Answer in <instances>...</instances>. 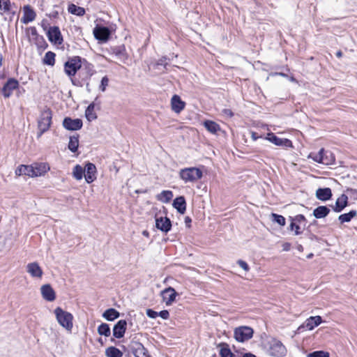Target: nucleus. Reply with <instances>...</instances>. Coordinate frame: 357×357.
I'll return each instance as SVG.
<instances>
[{
  "instance_id": "nucleus-1",
  "label": "nucleus",
  "mask_w": 357,
  "mask_h": 357,
  "mask_svg": "<svg viewBox=\"0 0 357 357\" xmlns=\"http://www.w3.org/2000/svg\"><path fill=\"white\" fill-rule=\"evenodd\" d=\"M54 314L58 323L67 331L71 333L73 327V316L70 312L63 310L61 307L54 310Z\"/></svg>"
},
{
  "instance_id": "nucleus-2",
  "label": "nucleus",
  "mask_w": 357,
  "mask_h": 357,
  "mask_svg": "<svg viewBox=\"0 0 357 357\" xmlns=\"http://www.w3.org/2000/svg\"><path fill=\"white\" fill-rule=\"evenodd\" d=\"M82 59L80 56H76L70 58L64 63V71L66 74L71 78L72 84L75 86H78L77 81L73 79L72 77L75 76L77 72L82 67Z\"/></svg>"
},
{
  "instance_id": "nucleus-3",
  "label": "nucleus",
  "mask_w": 357,
  "mask_h": 357,
  "mask_svg": "<svg viewBox=\"0 0 357 357\" xmlns=\"http://www.w3.org/2000/svg\"><path fill=\"white\" fill-rule=\"evenodd\" d=\"M266 353L273 357H284L287 354V349L278 340L275 338L268 341L265 344Z\"/></svg>"
},
{
  "instance_id": "nucleus-4",
  "label": "nucleus",
  "mask_w": 357,
  "mask_h": 357,
  "mask_svg": "<svg viewBox=\"0 0 357 357\" xmlns=\"http://www.w3.org/2000/svg\"><path fill=\"white\" fill-rule=\"evenodd\" d=\"M52 112L50 108L45 109L40 114L38 121V128L39 132L38 137H40L43 133L47 132L52 124Z\"/></svg>"
},
{
  "instance_id": "nucleus-5",
  "label": "nucleus",
  "mask_w": 357,
  "mask_h": 357,
  "mask_svg": "<svg viewBox=\"0 0 357 357\" xmlns=\"http://www.w3.org/2000/svg\"><path fill=\"white\" fill-rule=\"evenodd\" d=\"M203 176L202 171L197 167H187L179 171V176L185 183L195 182Z\"/></svg>"
},
{
  "instance_id": "nucleus-6",
  "label": "nucleus",
  "mask_w": 357,
  "mask_h": 357,
  "mask_svg": "<svg viewBox=\"0 0 357 357\" xmlns=\"http://www.w3.org/2000/svg\"><path fill=\"white\" fill-rule=\"evenodd\" d=\"M254 331L249 326H239L234 329V338L239 342H244L249 340L253 336Z\"/></svg>"
},
{
  "instance_id": "nucleus-7",
  "label": "nucleus",
  "mask_w": 357,
  "mask_h": 357,
  "mask_svg": "<svg viewBox=\"0 0 357 357\" xmlns=\"http://www.w3.org/2000/svg\"><path fill=\"white\" fill-rule=\"evenodd\" d=\"M93 32L95 38L102 43L107 42L111 36L110 29L107 26L102 25H96Z\"/></svg>"
},
{
  "instance_id": "nucleus-8",
  "label": "nucleus",
  "mask_w": 357,
  "mask_h": 357,
  "mask_svg": "<svg viewBox=\"0 0 357 357\" xmlns=\"http://www.w3.org/2000/svg\"><path fill=\"white\" fill-rule=\"evenodd\" d=\"M48 40L54 45H61L63 42V36L59 26H50L47 32Z\"/></svg>"
},
{
  "instance_id": "nucleus-9",
  "label": "nucleus",
  "mask_w": 357,
  "mask_h": 357,
  "mask_svg": "<svg viewBox=\"0 0 357 357\" xmlns=\"http://www.w3.org/2000/svg\"><path fill=\"white\" fill-rule=\"evenodd\" d=\"M19 86L18 81L15 78H9L1 89V93L5 98H8L13 91Z\"/></svg>"
},
{
  "instance_id": "nucleus-10",
  "label": "nucleus",
  "mask_w": 357,
  "mask_h": 357,
  "mask_svg": "<svg viewBox=\"0 0 357 357\" xmlns=\"http://www.w3.org/2000/svg\"><path fill=\"white\" fill-rule=\"evenodd\" d=\"M62 124L64 128L71 131L79 130L83 126L82 121L80 119H72L70 117H65Z\"/></svg>"
},
{
  "instance_id": "nucleus-11",
  "label": "nucleus",
  "mask_w": 357,
  "mask_h": 357,
  "mask_svg": "<svg viewBox=\"0 0 357 357\" xmlns=\"http://www.w3.org/2000/svg\"><path fill=\"white\" fill-rule=\"evenodd\" d=\"M130 348L135 357H151L148 349L141 342H132Z\"/></svg>"
},
{
  "instance_id": "nucleus-12",
  "label": "nucleus",
  "mask_w": 357,
  "mask_h": 357,
  "mask_svg": "<svg viewBox=\"0 0 357 357\" xmlns=\"http://www.w3.org/2000/svg\"><path fill=\"white\" fill-rule=\"evenodd\" d=\"M266 139L268 140L271 143L274 144L276 146H285V147H291L292 142L290 139H282L276 136L273 132H269L267 134V136L265 137Z\"/></svg>"
},
{
  "instance_id": "nucleus-13",
  "label": "nucleus",
  "mask_w": 357,
  "mask_h": 357,
  "mask_svg": "<svg viewBox=\"0 0 357 357\" xmlns=\"http://www.w3.org/2000/svg\"><path fill=\"white\" fill-rule=\"evenodd\" d=\"M322 322V318L320 316L310 317L300 326L298 328V331L306 328L307 330H313L315 327L318 326Z\"/></svg>"
},
{
  "instance_id": "nucleus-14",
  "label": "nucleus",
  "mask_w": 357,
  "mask_h": 357,
  "mask_svg": "<svg viewBox=\"0 0 357 357\" xmlns=\"http://www.w3.org/2000/svg\"><path fill=\"white\" fill-rule=\"evenodd\" d=\"M155 227L158 229L167 234L172 229V221L167 217L156 218Z\"/></svg>"
},
{
  "instance_id": "nucleus-15",
  "label": "nucleus",
  "mask_w": 357,
  "mask_h": 357,
  "mask_svg": "<svg viewBox=\"0 0 357 357\" xmlns=\"http://www.w3.org/2000/svg\"><path fill=\"white\" fill-rule=\"evenodd\" d=\"M162 297V301L165 303L166 305H170L176 299L177 293L173 287H169L160 293Z\"/></svg>"
},
{
  "instance_id": "nucleus-16",
  "label": "nucleus",
  "mask_w": 357,
  "mask_h": 357,
  "mask_svg": "<svg viewBox=\"0 0 357 357\" xmlns=\"http://www.w3.org/2000/svg\"><path fill=\"white\" fill-rule=\"evenodd\" d=\"M127 328V321L125 319H121L117 321L113 328V336L115 338H122Z\"/></svg>"
},
{
  "instance_id": "nucleus-17",
  "label": "nucleus",
  "mask_w": 357,
  "mask_h": 357,
  "mask_svg": "<svg viewBox=\"0 0 357 357\" xmlns=\"http://www.w3.org/2000/svg\"><path fill=\"white\" fill-rule=\"evenodd\" d=\"M36 13L34 10L29 5H26L23 7V16L21 18V22L23 24H28L35 20Z\"/></svg>"
},
{
  "instance_id": "nucleus-18",
  "label": "nucleus",
  "mask_w": 357,
  "mask_h": 357,
  "mask_svg": "<svg viewBox=\"0 0 357 357\" xmlns=\"http://www.w3.org/2000/svg\"><path fill=\"white\" fill-rule=\"evenodd\" d=\"M84 177L86 183H91L96 178V167L91 162H88L84 167Z\"/></svg>"
},
{
  "instance_id": "nucleus-19",
  "label": "nucleus",
  "mask_w": 357,
  "mask_h": 357,
  "mask_svg": "<svg viewBox=\"0 0 357 357\" xmlns=\"http://www.w3.org/2000/svg\"><path fill=\"white\" fill-rule=\"evenodd\" d=\"M40 292L43 298L47 301L52 302L56 298V293L49 284H43L40 287Z\"/></svg>"
},
{
  "instance_id": "nucleus-20",
  "label": "nucleus",
  "mask_w": 357,
  "mask_h": 357,
  "mask_svg": "<svg viewBox=\"0 0 357 357\" xmlns=\"http://www.w3.org/2000/svg\"><path fill=\"white\" fill-rule=\"evenodd\" d=\"M26 271L33 278H40L43 276V271L37 262L29 263L26 266Z\"/></svg>"
},
{
  "instance_id": "nucleus-21",
  "label": "nucleus",
  "mask_w": 357,
  "mask_h": 357,
  "mask_svg": "<svg viewBox=\"0 0 357 357\" xmlns=\"http://www.w3.org/2000/svg\"><path fill=\"white\" fill-rule=\"evenodd\" d=\"M348 206V197L345 194H342L335 202V206L331 205L333 210L336 213H340L345 207Z\"/></svg>"
},
{
  "instance_id": "nucleus-22",
  "label": "nucleus",
  "mask_w": 357,
  "mask_h": 357,
  "mask_svg": "<svg viewBox=\"0 0 357 357\" xmlns=\"http://www.w3.org/2000/svg\"><path fill=\"white\" fill-rule=\"evenodd\" d=\"M316 197L322 202H326L331 199L333 194L330 188H319L316 190Z\"/></svg>"
},
{
  "instance_id": "nucleus-23",
  "label": "nucleus",
  "mask_w": 357,
  "mask_h": 357,
  "mask_svg": "<svg viewBox=\"0 0 357 357\" xmlns=\"http://www.w3.org/2000/svg\"><path fill=\"white\" fill-rule=\"evenodd\" d=\"M172 206L175 208L178 213L184 214L186 211V202L183 196H179L176 197L174 201Z\"/></svg>"
},
{
  "instance_id": "nucleus-24",
  "label": "nucleus",
  "mask_w": 357,
  "mask_h": 357,
  "mask_svg": "<svg viewBox=\"0 0 357 357\" xmlns=\"http://www.w3.org/2000/svg\"><path fill=\"white\" fill-rule=\"evenodd\" d=\"M31 167H33L34 176H41L50 169L48 164L45 162L34 163Z\"/></svg>"
},
{
  "instance_id": "nucleus-25",
  "label": "nucleus",
  "mask_w": 357,
  "mask_h": 357,
  "mask_svg": "<svg viewBox=\"0 0 357 357\" xmlns=\"http://www.w3.org/2000/svg\"><path fill=\"white\" fill-rule=\"evenodd\" d=\"M172 109L176 113H180L185 107V103L181 99V98L174 95L171 100Z\"/></svg>"
},
{
  "instance_id": "nucleus-26",
  "label": "nucleus",
  "mask_w": 357,
  "mask_h": 357,
  "mask_svg": "<svg viewBox=\"0 0 357 357\" xmlns=\"http://www.w3.org/2000/svg\"><path fill=\"white\" fill-rule=\"evenodd\" d=\"M330 208L327 206H319L313 210L312 215L317 219L326 218L330 213Z\"/></svg>"
},
{
  "instance_id": "nucleus-27",
  "label": "nucleus",
  "mask_w": 357,
  "mask_h": 357,
  "mask_svg": "<svg viewBox=\"0 0 357 357\" xmlns=\"http://www.w3.org/2000/svg\"><path fill=\"white\" fill-rule=\"evenodd\" d=\"M174 195L172 191L171 190H162L160 193L158 194L155 197L158 201H160L162 203H169Z\"/></svg>"
},
{
  "instance_id": "nucleus-28",
  "label": "nucleus",
  "mask_w": 357,
  "mask_h": 357,
  "mask_svg": "<svg viewBox=\"0 0 357 357\" xmlns=\"http://www.w3.org/2000/svg\"><path fill=\"white\" fill-rule=\"evenodd\" d=\"M102 317L106 320L112 321L120 317V313L114 308H109L103 312Z\"/></svg>"
},
{
  "instance_id": "nucleus-29",
  "label": "nucleus",
  "mask_w": 357,
  "mask_h": 357,
  "mask_svg": "<svg viewBox=\"0 0 357 357\" xmlns=\"http://www.w3.org/2000/svg\"><path fill=\"white\" fill-rule=\"evenodd\" d=\"M15 173L20 176L26 175L32 177L34 176L33 173V167H31V165H21L17 168Z\"/></svg>"
},
{
  "instance_id": "nucleus-30",
  "label": "nucleus",
  "mask_w": 357,
  "mask_h": 357,
  "mask_svg": "<svg viewBox=\"0 0 357 357\" xmlns=\"http://www.w3.org/2000/svg\"><path fill=\"white\" fill-rule=\"evenodd\" d=\"M205 128L210 132L215 134L220 130V126L215 121L206 120L204 122Z\"/></svg>"
},
{
  "instance_id": "nucleus-31",
  "label": "nucleus",
  "mask_w": 357,
  "mask_h": 357,
  "mask_svg": "<svg viewBox=\"0 0 357 357\" xmlns=\"http://www.w3.org/2000/svg\"><path fill=\"white\" fill-rule=\"evenodd\" d=\"M96 103L95 102H91L86 107L85 111V116L88 121H91L97 119V115L94 112Z\"/></svg>"
},
{
  "instance_id": "nucleus-32",
  "label": "nucleus",
  "mask_w": 357,
  "mask_h": 357,
  "mask_svg": "<svg viewBox=\"0 0 357 357\" xmlns=\"http://www.w3.org/2000/svg\"><path fill=\"white\" fill-rule=\"evenodd\" d=\"M31 40L36 45L38 49L44 50L48 46V44L47 43V42L45 41V40L43 36L39 35V36H36V38H31Z\"/></svg>"
},
{
  "instance_id": "nucleus-33",
  "label": "nucleus",
  "mask_w": 357,
  "mask_h": 357,
  "mask_svg": "<svg viewBox=\"0 0 357 357\" xmlns=\"http://www.w3.org/2000/svg\"><path fill=\"white\" fill-rule=\"evenodd\" d=\"M357 215V212L355 210H351L349 213L342 214L339 215L338 220L341 224L344 222H349L352 218Z\"/></svg>"
},
{
  "instance_id": "nucleus-34",
  "label": "nucleus",
  "mask_w": 357,
  "mask_h": 357,
  "mask_svg": "<svg viewBox=\"0 0 357 357\" xmlns=\"http://www.w3.org/2000/svg\"><path fill=\"white\" fill-rule=\"evenodd\" d=\"M68 10L70 13L81 17L85 14V9L73 3L68 6Z\"/></svg>"
},
{
  "instance_id": "nucleus-35",
  "label": "nucleus",
  "mask_w": 357,
  "mask_h": 357,
  "mask_svg": "<svg viewBox=\"0 0 357 357\" xmlns=\"http://www.w3.org/2000/svg\"><path fill=\"white\" fill-rule=\"evenodd\" d=\"M79 146V135H73L70 137L69 143H68V149L73 152L75 153Z\"/></svg>"
},
{
  "instance_id": "nucleus-36",
  "label": "nucleus",
  "mask_w": 357,
  "mask_h": 357,
  "mask_svg": "<svg viewBox=\"0 0 357 357\" xmlns=\"http://www.w3.org/2000/svg\"><path fill=\"white\" fill-rule=\"evenodd\" d=\"M105 356L107 357H122L123 352L119 349L111 346L106 349Z\"/></svg>"
},
{
  "instance_id": "nucleus-37",
  "label": "nucleus",
  "mask_w": 357,
  "mask_h": 357,
  "mask_svg": "<svg viewBox=\"0 0 357 357\" xmlns=\"http://www.w3.org/2000/svg\"><path fill=\"white\" fill-rule=\"evenodd\" d=\"M98 333L100 335H104L105 337H109L111 335V330L109 324L106 323H102L98 327Z\"/></svg>"
},
{
  "instance_id": "nucleus-38",
  "label": "nucleus",
  "mask_w": 357,
  "mask_h": 357,
  "mask_svg": "<svg viewBox=\"0 0 357 357\" xmlns=\"http://www.w3.org/2000/svg\"><path fill=\"white\" fill-rule=\"evenodd\" d=\"M56 54L53 52L49 51L45 53L43 58V63L48 66H54L55 63Z\"/></svg>"
},
{
  "instance_id": "nucleus-39",
  "label": "nucleus",
  "mask_w": 357,
  "mask_h": 357,
  "mask_svg": "<svg viewBox=\"0 0 357 357\" xmlns=\"http://www.w3.org/2000/svg\"><path fill=\"white\" fill-rule=\"evenodd\" d=\"M85 170L79 165H76L73 168V175L74 178L77 180H81L84 175Z\"/></svg>"
},
{
  "instance_id": "nucleus-40",
  "label": "nucleus",
  "mask_w": 357,
  "mask_h": 357,
  "mask_svg": "<svg viewBox=\"0 0 357 357\" xmlns=\"http://www.w3.org/2000/svg\"><path fill=\"white\" fill-rule=\"evenodd\" d=\"M112 53L120 59H126V48L124 45L117 46L112 48Z\"/></svg>"
},
{
  "instance_id": "nucleus-41",
  "label": "nucleus",
  "mask_w": 357,
  "mask_h": 357,
  "mask_svg": "<svg viewBox=\"0 0 357 357\" xmlns=\"http://www.w3.org/2000/svg\"><path fill=\"white\" fill-rule=\"evenodd\" d=\"M323 155H324V149H321L317 153H310V157L317 162L326 164L327 161H323Z\"/></svg>"
},
{
  "instance_id": "nucleus-42",
  "label": "nucleus",
  "mask_w": 357,
  "mask_h": 357,
  "mask_svg": "<svg viewBox=\"0 0 357 357\" xmlns=\"http://www.w3.org/2000/svg\"><path fill=\"white\" fill-rule=\"evenodd\" d=\"M222 347L220 349V357H233L234 354L229 348L228 344L225 343L221 344Z\"/></svg>"
},
{
  "instance_id": "nucleus-43",
  "label": "nucleus",
  "mask_w": 357,
  "mask_h": 357,
  "mask_svg": "<svg viewBox=\"0 0 357 357\" xmlns=\"http://www.w3.org/2000/svg\"><path fill=\"white\" fill-rule=\"evenodd\" d=\"M272 220L280 226H284L286 221L284 217L277 213H271Z\"/></svg>"
},
{
  "instance_id": "nucleus-44",
  "label": "nucleus",
  "mask_w": 357,
  "mask_h": 357,
  "mask_svg": "<svg viewBox=\"0 0 357 357\" xmlns=\"http://www.w3.org/2000/svg\"><path fill=\"white\" fill-rule=\"evenodd\" d=\"M323 161H327L326 165H331L335 161V158L333 153L330 151H326L324 150V155H323Z\"/></svg>"
},
{
  "instance_id": "nucleus-45",
  "label": "nucleus",
  "mask_w": 357,
  "mask_h": 357,
  "mask_svg": "<svg viewBox=\"0 0 357 357\" xmlns=\"http://www.w3.org/2000/svg\"><path fill=\"white\" fill-rule=\"evenodd\" d=\"M307 357H330V354L328 352L324 351H315L309 353Z\"/></svg>"
},
{
  "instance_id": "nucleus-46",
  "label": "nucleus",
  "mask_w": 357,
  "mask_h": 357,
  "mask_svg": "<svg viewBox=\"0 0 357 357\" xmlns=\"http://www.w3.org/2000/svg\"><path fill=\"white\" fill-rule=\"evenodd\" d=\"M167 60V58L166 56L160 58L155 63L154 67L157 69H160V66H162L164 69H166V66L168 65Z\"/></svg>"
},
{
  "instance_id": "nucleus-47",
  "label": "nucleus",
  "mask_w": 357,
  "mask_h": 357,
  "mask_svg": "<svg viewBox=\"0 0 357 357\" xmlns=\"http://www.w3.org/2000/svg\"><path fill=\"white\" fill-rule=\"evenodd\" d=\"M0 8L3 10L4 12H8L10 10V0H0Z\"/></svg>"
},
{
  "instance_id": "nucleus-48",
  "label": "nucleus",
  "mask_w": 357,
  "mask_h": 357,
  "mask_svg": "<svg viewBox=\"0 0 357 357\" xmlns=\"http://www.w3.org/2000/svg\"><path fill=\"white\" fill-rule=\"evenodd\" d=\"M109 84V79L107 76H104L100 82V85L99 86V89L101 91L104 92L106 90V87L108 86Z\"/></svg>"
},
{
  "instance_id": "nucleus-49",
  "label": "nucleus",
  "mask_w": 357,
  "mask_h": 357,
  "mask_svg": "<svg viewBox=\"0 0 357 357\" xmlns=\"http://www.w3.org/2000/svg\"><path fill=\"white\" fill-rule=\"evenodd\" d=\"M289 229L290 230H294L296 235H299L302 233V231H301V227L298 225H297L294 222H291L289 225Z\"/></svg>"
},
{
  "instance_id": "nucleus-50",
  "label": "nucleus",
  "mask_w": 357,
  "mask_h": 357,
  "mask_svg": "<svg viewBox=\"0 0 357 357\" xmlns=\"http://www.w3.org/2000/svg\"><path fill=\"white\" fill-rule=\"evenodd\" d=\"M291 220V222H294L296 223H302L303 222H306V218L305 217L302 215V214H299V215H296L294 218H291L290 217Z\"/></svg>"
},
{
  "instance_id": "nucleus-51",
  "label": "nucleus",
  "mask_w": 357,
  "mask_h": 357,
  "mask_svg": "<svg viewBox=\"0 0 357 357\" xmlns=\"http://www.w3.org/2000/svg\"><path fill=\"white\" fill-rule=\"evenodd\" d=\"M26 32H27V34H29V36L31 37V39L39 36V34L38 33L37 29L35 26H30L29 28H28L26 29Z\"/></svg>"
},
{
  "instance_id": "nucleus-52",
  "label": "nucleus",
  "mask_w": 357,
  "mask_h": 357,
  "mask_svg": "<svg viewBox=\"0 0 357 357\" xmlns=\"http://www.w3.org/2000/svg\"><path fill=\"white\" fill-rule=\"evenodd\" d=\"M236 263L245 271L248 272L250 270V267H249L248 264L245 261H243L242 259H238Z\"/></svg>"
},
{
  "instance_id": "nucleus-53",
  "label": "nucleus",
  "mask_w": 357,
  "mask_h": 357,
  "mask_svg": "<svg viewBox=\"0 0 357 357\" xmlns=\"http://www.w3.org/2000/svg\"><path fill=\"white\" fill-rule=\"evenodd\" d=\"M146 314L147 317L151 319H155L157 317H158V312L152 309H147Z\"/></svg>"
},
{
  "instance_id": "nucleus-54",
  "label": "nucleus",
  "mask_w": 357,
  "mask_h": 357,
  "mask_svg": "<svg viewBox=\"0 0 357 357\" xmlns=\"http://www.w3.org/2000/svg\"><path fill=\"white\" fill-rule=\"evenodd\" d=\"M158 316H160L163 319H168L169 317V312L167 310H162L158 312Z\"/></svg>"
},
{
  "instance_id": "nucleus-55",
  "label": "nucleus",
  "mask_w": 357,
  "mask_h": 357,
  "mask_svg": "<svg viewBox=\"0 0 357 357\" xmlns=\"http://www.w3.org/2000/svg\"><path fill=\"white\" fill-rule=\"evenodd\" d=\"M222 114L229 118L234 116V112L230 109H224L222 111Z\"/></svg>"
},
{
  "instance_id": "nucleus-56",
  "label": "nucleus",
  "mask_w": 357,
  "mask_h": 357,
  "mask_svg": "<svg viewBox=\"0 0 357 357\" xmlns=\"http://www.w3.org/2000/svg\"><path fill=\"white\" fill-rule=\"evenodd\" d=\"M40 25L44 30H46L50 24L47 20L43 19L40 23Z\"/></svg>"
},
{
  "instance_id": "nucleus-57",
  "label": "nucleus",
  "mask_w": 357,
  "mask_h": 357,
  "mask_svg": "<svg viewBox=\"0 0 357 357\" xmlns=\"http://www.w3.org/2000/svg\"><path fill=\"white\" fill-rule=\"evenodd\" d=\"M262 137L261 135H259L258 133L256 132H251V138L253 141H256L259 138H261Z\"/></svg>"
},
{
  "instance_id": "nucleus-58",
  "label": "nucleus",
  "mask_w": 357,
  "mask_h": 357,
  "mask_svg": "<svg viewBox=\"0 0 357 357\" xmlns=\"http://www.w3.org/2000/svg\"><path fill=\"white\" fill-rule=\"evenodd\" d=\"M184 222L187 227L190 228L191 227L192 219L189 216L185 218Z\"/></svg>"
},
{
  "instance_id": "nucleus-59",
  "label": "nucleus",
  "mask_w": 357,
  "mask_h": 357,
  "mask_svg": "<svg viewBox=\"0 0 357 357\" xmlns=\"http://www.w3.org/2000/svg\"><path fill=\"white\" fill-rule=\"evenodd\" d=\"M59 15V13L58 11H53L52 12L50 15H49V17H53V18H56Z\"/></svg>"
},
{
  "instance_id": "nucleus-60",
  "label": "nucleus",
  "mask_w": 357,
  "mask_h": 357,
  "mask_svg": "<svg viewBox=\"0 0 357 357\" xmlns=\"http://www.w3.org/2000/svg\"><path fill=\"white\" fill-rule=\"evenodd\" d=\"M289 248H290L289 243H284L283 245V250L288 251L289 250Z\"/></svg>"
},
{
  "instance_id": "nucleus-61",
  "label": "nucleus",
  "mask_w": 357,
  "mask_h": 357,
  "mask_svg": "<svg viewBox=\"0 0 357 357\" xmlns=\"http://www.w3.org/2000/svg\"><path fill=\"white\" fill-rule=\"evenodd\" d=\"M242 357H257V356L251 353H245L243 355Z\"/></svg>"
},
{
  "instance_id": "nucleus-62",
  "label": "nucleus",
  "mask_w": 357,
  "mask_h": 357,
  "mask_svg": "<svg viewBox=\"0 0 357 357\" xmlns=\"http://www.w3.org/2000/svg\"><path fill=\"white\" fill-rule=\"evenodd\" d=\"M297 250H298L299 252H303V245H297Z\"/></svg>"
},
{
  "instance_id": "nucleus-63",
  "label": "nucleus",
  "mask_w": 357,
  "mask_h": 357,
  "mask_svg": "<svg viewBox=\"0 0 357 357\" xmlns=\"http://www.w3.org/2000/svg\"><path fill=\"white\" fill-rule=\"evenodd\" d=\"M336 56L338 58H340L342 56V52L340 50L336 52Z\"/></svg>"
},
{
  "instance_id": "nucleus-64",
  "label": "nucleus",
  "mask_w": 357,
  "mask_h": 357,
  "mask_svg": "<svg viewBox=\"0 0 357 357\" xmlns=\"http://www.w3.org/2000/svg\"><path fill=\"white\" fill-rule=\"evenodd\" d=\"M274 75H280L282 77H286L287 75L284 73H275Z\"/></svg>"
}]
</instances>
